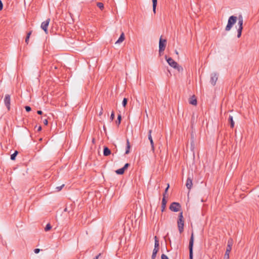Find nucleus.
<instances>
[{
    "instance_id": "28",
    "label": "nucleus",
    "mask_w": 259,
    "mask_h": 259,
    "mask_svg": "<svg viewBox=\"0 0 259 259\" xmlns=\"http://www.w3.org/2000/svg\"><path fill=\"white\" fill-rule=\"evenodd\" d=\"M51 228H52L51 225L50 224H48L45 228V231L47 232V231H49V230H50L51 229Z\"/></svg>"
},
{
    "instance_id": "9",
    "label": "nucleus",
    "mask_w": 259,
    "mask_h": 259,
    "mask_svg": "<svg viewBox=\"0 0 259 259\" xmlns=\"http://www.w3.org/2000/svg\"><path fill=\"white\" fill-rule=\"evenodd\" d=\"M50 22V19L48 18L46 21L42 22L41 24V28L45 32L46 34L48 33V27Z\"/></svg>"
},
{
    "instance_id": "4",
    "label": "nucleus",
    "mask_w": 259,
    "mask_h": 259,
    "mask_svg": "<svg viewBox=\"0 0 259 259\" xmlns=\"http://www.w3.org/2000/svg\"><path fill=\"white\" fill-rule=\"evenodd\" d=\"M237 18L235 16H231L229 18L228 21V24L225 28L226 31H229L231 30L234 24H235L237 21Z\"/></svg>"
},
{
    "instance_id": "36",
    "label": "nucleus",
    "mask_w": 259,
    "mask_h": 259,
    "mask_svg": "<svg viewBox=\"0 0 259 259\" xmlns=\"http://www.w3.org/2000/svg\"><path fill=\"white\" fill-rule=\"evenodd\" d=\"M32 32V30L29 31L28 32H27L26 36L28 37H30Z\"/></svg>"
},
{
    "instance_id": "38",
    "label": "nucleus",
    "mask_w": 259,
    "mask_h": 259,
    "mask_svg": "<svg viewBox=\"0 0 259 259\" xmlns=\"http://www.w3.org/2000/svg\"><path fill=\"white\" fill-rule=\"evenodd\" d=\"M39 251H40V249L39 248H36L34 250V252L35 253H39Z\"/></svg>"
},
{
    "instance_id": "16",
    "label": "nucleus",
    "mask_w": 259,
    "mask_h": 259,
    "mask_svg": "<svg viewBox=\"0 0 259 259\" xmlns=\"http://www.w3.org/2000/svg\"><path fill=\"white\" fill-rule=\"evenodd\" d=\"M111 154V150L107 147L105 146L103 149V155L105 156H107Z\"/></svg>"
},
{
    "instance_id": "37",
    "label": "nucleus",
    "mask_w": 259,
    "mask_h": 259,
    "mask_svg": "<svg viewBox=\"0 0 259 259\" xmlns=\"http://www.w3.org/2000/svg\"><path fill=\"white\" fill-rule=\"evenodd\" d=\"M3 8V4L1 0H0V11L2 10Z\"/></svg>"
},
{
    "instance_id": "31",
    "label": "nucleus",
    "mask_w": 259,
    "mask_h": 259,
    "mask_svg": "<svg viewBox=\"0 0 259 259\" xmlns=\"http://www.w3.org/2000/svg\"><path fill=\"white\" fill-rule=\"evenodd\" d=\"M64 186V184L62 185L61 186L57 187L56 188V191L59 192L63 188V187Z\"/></svg>"
},
{
    "instance_id": "44",
    "label": "nucleus",
    "mask_w": 259,
    "mask_h": 259,
    "mask_svg": "<svg viewBox=\"0 0 259 259\" xmlns=\"http://www.w3.org/2000/svg\"><path fill=\"white\" fill-rule=\"evenodd\" d=\"M175 53L176 54L178 55V52L177 50H175Z\"/></svg>"
},
{
    "instance_id": "20",
    "label": "nucleus",
    "mask_w": 259,
    "mask_h": 259,
    "mask_svg": "<svg viewBox=\"0 0 259 259\" xmlns=\"http://www.w3.org/2000/svg\"><path fill=\"white\" fill-rule=\"evenodd\" d=\"M152 6H153V11L154 14L156 13V8L157 4V0H152Z\"/></svg>"
},
{
    "instance_id": "33",
    "label": "nucleus",
    "mask_w": 259,
    "mask_h": 259,
    "mask_svg": "<svg viewBox=\"0 0 259 259\" xmlns=\"http://www.w3.org/2000/svg\"><path fill=\"white\" fill-rule=\"evenodd\" d=\"M169 188V184H167V187L165 188L164 192V193L163 194V195L165 194V197H166V195L167 192Z\"/></svg>"
},
{
    "instance_id": "43",
    "label": "nucleus",
    "mask_w": 259,
    "mask_h": 259,
    "mask_svg": "<svg viewBox=\"0 0 259 259\" xmlns=\"http://www.w3.org/2000/svg\"><path fill=\"white\" fill-rule=\"evenodd\" d=\"M36 113H43V112L41 110H37Z\"/></svg>"
},
{
    "instance_id": "1",
    "label": "nucleus",
    "mask_w": 259,
    "mask_h": 259,
    "mask_svg": "<svg viewBox=\"0 0 259 259\" xmlns=\"http://www.w3.org/2000/svg\"><path fill=\"white\" fill-rule=\"evenodd\" d=\"M165 59L171 67L178 70L179 72L183 70V68L180 66L177 62L174 61L171 58H167L166 56H165Z\"/></svg>"
},
{
    "instance_id": "2",
    "label": "nucleus",
    "mask_w": 259,
    "mask_h": 259,
    "mask_svg": "<svg viewBox=\"0 0 259 259\" xmlns=\"http://www.w3.org/2000/svg\"><path fill=\"white\" fill-rule=\"evenodd\" d=\"M177 224L179 231L180 233H182L184 231V220L183 215V211H181L179 214Z\"/></svg>"
},
{
    "instance_id": "5",
    "label": "nucleus",
    "mask_w": 259,
    "mask_h": 259,
    "mask_svg": "<svg viewBox=\"0 0 259 259\" xmlns=\"http://www.w3.org/2000/svg\"><path fill=\"white\" fill-rule=\"evenodd\" d=\"M243 19L241 15H239L238 17V24L239 25V27L237 29V37L239 38L242 33V31L243 29Z\"/></svg>"
},
{
    "instance_id": "40",
    "label": "nucleus",
    "mask_w": 259,
    "mask_h": 259,
    "mask_svg": "<svg viewBox=\"0 0 259 259\" xmlns=\"http://www.w3.org/2000/svg\"><path fill=\"white\" fill-rule=\"evenodd\" d=\"M29 37H26L25 38V42L28 44V42H29Z\"/></svg>"
},
{
    "instance_id": "42",
    "label": "nucleus",
    "mask_w": 259,
    "mask_h": 259,
    "mask_svg": "<svg viewBox=\"0 0 259 259\" xmlns=\"http://www.w3.org/2000/svg\"><path fill=\"white\" fill-rule=\"evenodd\" d=\"M101 255V253H99L94 259H98Z\"/></svg>"
},
{
    "instance_id": "29",
    "label": "nucleus",
    "mask_w": 259,
    "mask_h": 259,
    "mask_svg": "<svg viewBox=\"0 0 259 259\" xmlns=\"http://www.w3.org/2000/svg\"><path fill=\"white\" fill-rule=\"evenodd\" d=\"M127 98H124L123 99V101H122V106L125 107V106L127 105Z\"/></svg>"
},
{
    "instance_id": "30",
    "label": "nucleus",
    "mask_w": 259,
    "mask_h": 259,
    "mask_svg": "<svg viewBox=\"0 0 259 259\" xmlns=\"http://www.w3.org/2000/svg\"><path fill=\"white\" fill-rule=\"evenodd\" d=\"M24 108L26 112H29L31 110V108L29 106H25Z\"/></svg>"
},
{
    "instance_id": "32",
    "label": "nucleus",
    "mask_w": 259,
    "mask_h": 259,
    "mask_svg": "<svg viewBox=\"0 0 259 259\" xmlns=\"http://www.w3.org/2000/svg\"><path fill=\"white\" fill-rule=\"evenodd\" d=\"M35 129H36L37 132H39L41 130V126L40 125L37 126L36 125L34 127Z\"/></svg>"
},
{
    "instance_id": "34",
    "label": "nucleus",
    "mask_w": 259,
    "mask_h": 259,
    "mask_svg": "<svg viewBox=\"0 0 259 259\" xmlns=\"http://www.w3.org/2000/svg\"><path fill=\"white\" fill-rule=\"evenodd\" d=\"M161 259H169L168 257L164 254H162L161 256Z\"/></svg>"
},
{
    "instance_id": "41",
    "label": "nucleus",
    "mask_w": 259,
    "mask_h": 259,
    "mask_svg": "<svg viewBox=\"0 0 259 259\" xmlns=\"http://www.w3.org/2000/svg\"><path fill=\"white\" fill-rule=\"evenodd\" d=\"M44 123L45 124V125H47L48 123V121L47 119H45L44 120Z\"/></svg>"
},
{
    "instance_id": "14",
    "label": "nucleus",
    "mask_w": 259,
    "mask_h": 259,
    "mask_svg": "<svg viewBox=\"0 0 259 259\" xmlns=\"http://www.w3.org/2000/svg\"><path fill=\"white\" fill-rule=\"evenodd\" d=\"M167 201L165 199V194L163 195V197L162 199V203H161V211L163 212L164 211L166 205Z\"/></svg>"
},
{
    "instance_id": "19",
    "label": "nucleus",
    "mask_w": 259,
    "mask_h": 259,
    "mask_svg": "<svg viewBox=\"0 0 259 259\" xmlns=\"http://www.w3.org/2000/svg\"><path fill=\"white\" fill-rule=\"evenodd\" d=\"M125 39L124 34L122 32L118 39L116 41L115 44H119L122 42Z\"/></svg>"
},
{
    "instance_id": "48",
    "label": "nucleus",
    "mask_w": 259,
    "mask_h": 259,
    "mask_svg": "<svg viewBox=\"0 0 259 259\" xmlns=\"http://www.w3.org/2000/svg\"><path fill=\"white\" fill-rule=\"evenodd\" d=\"M258 197H259V195H258Z\"/></svg>"
},
{
    "instance_id": "7",
    "label": "nucleus",
    "mask_w": 259,
    "mask_h": 259,
    "mask_svg": "<svg viewBox=\"0 0 259 259\" xmlns=\"http://www.w3.org/2000/svg\"><path fill=\"white\" fill-rule=\"evenodd\" d=\"M166 40L165 39H163L162 36H161L159 42V53L160 55H161V53L164 51L166 47Z\"/></svg>"
},
{
    "instance_id": "11",
    "label": "nucleus",
    "mask_w": 259,
    "mask_h": 259,
    "mask_svg": "<svg viewBox=\"0 0 259 259\" xmlns=\"http://www.w3.org/2000/svg\"><path fill=\"white\" fill-rule=\"evenodd\" d=\"M218 78V74L217 73H212L210 75V82L212 85H214Z\"/></svg>"
},
{
    "instance_id": "18",
    "label": "nucleus",
    "mask_w": 259,
    "mask_h": 259,
    "mask_svg": "<svg viewBox=\"0 0 259 259\" xmlns=\"http://www.w3.org/2000/svg\"><path fill=\"white\" fill-rule=\"evenodd\" d=\"M131 148V145L130 143V141L128 139H126V150L125 152V154H128L130 153V150Z\"/></svg>"
},
{
    "instance_id": "17",
    "label": "nucleus",
    "mask_w": 259,
    "mask_h": 259,
    "mask_svg": "<svg viewBox=\"0 0 259 259\" xmlns=\"http://www.w3.org/2000/svg\"><path fill=\"white\" fill-rule=\"evenodd\" d=\"M155 243H154V249H157L159 250V240L156 236L154 237Z\"/></svg>"
},
{
    "instance_id": "27",
    "label": "nucleus",
    "mask_w": 259,
    "mask_h": 259,
    "mask_svg": "<svg viewBox=\"0 0 259 259\" xmlns=\"http://www.w3.org/2000/svg\"><path fill=\"white\" fill-rule=\"evenodd\" d=\"M121 114H118V117H117V120L116 121V124L117 125H119L121 122Z\"/></svg>"
},
{
    "instance_id": "12",
    "label": "nucleus",
    "mask_w": 259,
    "mask_h": 259,
    "mask_svg": "<svg viewBox=\"0 0 259 259\" xmlns=\"http://www.w3.org/2000/svg\"><path fill=\"white\" fill-rule=\"evenodd\" d=\"M192 179L193 177H190L189 176L187 179L186 186L189 190H190L193 186Z\"/></svg>"
},
{
    "instance_id": "25",
    "label": "nucleus",
    "mask_w": 259,
    "mask_h": 259,
    "mask_svg": "<svg viewBox=\"0 0 259 259\" xmlns=\"http://www.w3.org/2000/svg\"><path fill=\"white\" fill-rule=\"evenodd\" d=\"M18 153V152L17 151H15V152L11 155V159L12 160H15L16 157Z\"/></svg>"
},
{
    "instance_id": "26",
    "label": "nucleus",
    "mask_w": 259,
    "mask_h": 259,
    "mask_svg": "<svg viewBox=\"0 0 259 259\" xmlns=\"http://www.w3.org/2000/svg\"><path fill=\"white\" fill-rule=\"evenodd\" d=\"M97 6L101 10H103L104 9V4L102 3L98 2L97 3Z\"/></svg>"
},
{
    "instance_id": "6",
    "label": "nucleus",
    "mask_w": 259,
    "mask_h": 259,
    "mask_svg": "<svg viewBox=\"0 0 259 259\" xmlns=\"http://www.w3.org/2000/svg\"><path fill=\"white\" fill-rule=\"evenodd\" d=\"M194 244V235L192 233L191 236L189 240V259H193V247Z\"/></svg>"
},
{
    "instance_id": "46",
    "label": "nucleus",
    "mask_w": 259,
    "mask_h": 259,
    "mask_svg": "<svg viewBox=\"0 0 259 259\" xmlns=\"http://www.w3.org/2000/svg\"><path fill=\"white\" fill-rule=\"evenodd\" d=\"M193 118H194V116H192V120Z\"/></svg>"
},
{
    "instance_id": "8",
    "label": "nucleus",
    "mask_w": 259,
    "mask_h": 259,
    "mask_svg": "<svg viewBox=\"0 0 259 259\" xmlns=\"http://www.w3.org/2000/svg\"><path fill=\"white\" fill-rule=\"evenodd\" d=\"M181 206L178 202H172L169 206V209L174 212H178L180 210Z\"/></svg>"
},
{
    "instance_id": "39",
    "label": "nucleus",
    "mask_w": 259,
    "mask_h": 259,
    "mask_svg": "<svg viewBox=\"0 0 259 259\" xmlns=\"http://www.w3.org/2000/svg\"><path fill=\"white\" fill-rule=\"evenodd\" d=\"M114 117H115V114H111L110 118V120H113L114 119Z\"/></svg>"
},
{
    "instance_id": "10",
    "label": "nucleus",
    "mask_w": 259,
    "mask_h": 259,
    "mask_svg": "<svg viewBox=\"0 0 259 259\" xmlns=\"http://www.w3.org/2000/svg\"><path fill=\"white\" fill-rule=\"evenodd\" d=\"M5 105L6 106L8 111L10 110L11 96L9 94H6L4 98Z\"/></svg>"
},
{
    "instance_id": "24",
    "label": "nucleus",
    "mask_w": 259,
    "mask_h": 259,
    "mask_svg": "<svg viewBox=\"0 0 259 259\" xmlns=\"http://www.w3.org/2000/svg\"><path fill=\"white\" fill-rule=\"evenodd\" d=\"M158 251V250L157 249H153L152 254L151 256V259H155Z\"/></svg>"
},
{
    "instance_id": "13",
    "label": "nucleus",
    "mask_w": 259,
    "mask_h": 259,
    "mask_svg": "<svg viewBox=\"0 0 259 259\" xmlns=\"http://www.w3.org/2000/svg\"><path fill=\"white\" fill-rule=\"evenodd\" d=\"M151 133H152V131L149 130V132H148V139L149 140V141L150 142V145L151 146L152 150L153 152H154V142H153V139H152V138L151 136Z\"/></svg>"
},
{
    "instance_id": "23",
    "label": "nucleus",
    "mask_w": 259,
    "mask_h": 259,
    "mask_svg": "<svg viewBox=\"0 0 259 259\" xmlns=\"http://www.w3.org/2000/svg\"><path fill=\"white\" fill-rule=\"evenodd\" d=\"M124 169L122 167L121 168H119L117 170H116L115 171V172L117 174V175H122L124 174Z\"/></svg>"
},
{
    "instance_id": "3",
    "label": "nucleus",
    "mask_w": 259,
    "mask_h": 259,
    "mask_svg": "<svg viewBox=\"0 0 259 259\" xmlns=\"http://www.w3.org/2000/svg\"><path fill=\"white\" fill-rule=\"evenodd\" d=\"M233 244V240L230 238L228 240L227 246L225 253L224 254V259H229V254L231 251L232 247Z\"/></svg>"
},
{
    "instance_id": "22",
    "label": "nucleus",
    "mask_w": 259,
    "mask_h": 259,
    "mask_svg": "<svg viewBox=\"0 0 259 259\" xmlns=\"http://www.w3.org/2000/svg\"><path fill=\"white\" fill-rule=\"evenodd\" d=\"M229 121L230 123V126L231 128H233L234 126V122L233 119V117L232 116H230L229 118Z\"/></svg>"
},
{
    "instance_id": "21",
    "label": "nucleus",
    "mask_w": 259,
    "mask_h": 259,
    "mask_svg": "<svg viewBox=\"0 0 259 259\" xmlns=\"http://www.w3.org/2000/svg\"><path fill=\"white\" fill-rule=\"evenodd\" d=\"M58 69V65L52 64V65L50 67V70L54 72L55 70H57Z\"/></svg>"
},
{
    "instance_id": "47",
    "label": "nucleus",
    "mask_w": 259,
    "mask_h": 259,
    "mask_svg": "<svg viewBox=\"0 0 259 259\" xmlns=\"http://www.w3.org/2000/svg\"><path fill=\"white\" fill-rule=\"evenodd\" d=\"M111 113H112V114H113V113H114V112L112 111L111 112Z\"/></svg>"
},
{
    "instance_id": "15",
    "label": "nucleus",
    "mask_w": 259,
    "mask_h": 259,
    "mask_svg": "<svg viewBox=\"0 0 259 259\" xmlns=\"http://www.w3.org/2000/svg\"><path fill=\"white\" fill-rule=\"evenodd\" d=\"M189 103L190 104H192L193 105H197V101L196 98H195V96H193L189 98Z\"/></svg>"
},
{
    "instance_id": "35",
    "label": "nucleus",
    "mask_w": 259,
    "mask_h": 259,
    "mask_svg": "<svg viewBox=\"0 0 259 259\" xmlns=\"http://www.w3.org/2000/svg\"><path fill=\"white\" fill-rule=\"evenodd\" d=\"M130 166V164L127 163L126 164H125V165H124V166L122 167L124 170H125V169H126L127 168V167Z\"/></svg>"
},
{
    "instance_id": "45",
    "label": "nucleus",
    "mask_w": 259,
    "mask_h": 259,
    "mask_svg": "<svg viewBox=\"0 0 259 259\" xmlns=\"http://www.w3.org/2000/svg\"><path fill=\"white\" fill-rule=\"evenodd\" d=\"M67 211V208L64 209V211Z\"/></svg>"
}]
</instances>
